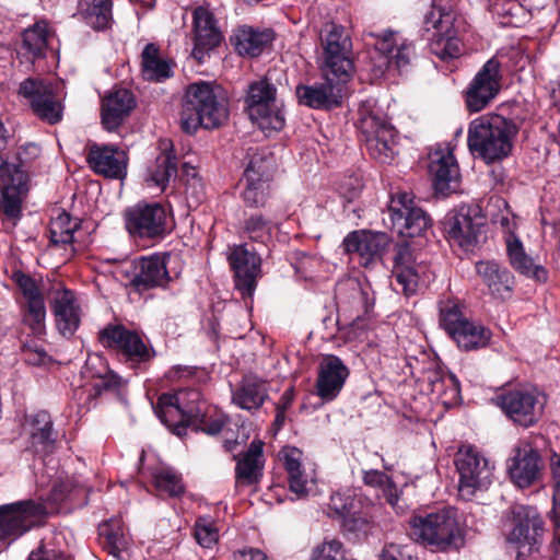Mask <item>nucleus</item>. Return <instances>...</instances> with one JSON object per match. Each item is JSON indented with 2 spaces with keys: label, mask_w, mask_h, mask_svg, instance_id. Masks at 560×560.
Segmentation results:
<instances>
[{
  "label": "nucleus",
  "mask_w": 560,
  "mask_h": 560,
  "mask_svg": "<svg viewBox=\"0 0 560 560\" xmlns=\"http://www.w3.org/2000/svg\"><path fill=\"white\" fill-rule=\"evenodd\" d=\"M51 310L59 332L63 336H72L80 324V307L74 293L68 289L57 290Z\"/></svg>",
  "instance_id": "72a5a7b5"
},
{
  "label": "nucleus",
  "mask_w": 560,
  "mask_h": 560,
  "mask_svg": "<svg viewBox=\"0 0 560 560\" xmlns=\"http://www.w3.org/2000/svg\"><path fill=\"white\" fill-rule=\"evenodd\" d=\"M271 30H255L250 26L238 27L231 37L235 49L240 55L256 57L272 42Z\"/></svg>",
  "instance_id": "4c0bfd02"
},
{
  "label": "nucleus",
  "mask_w": 560,
  "mask_h": 560,
  "mask_svg": "<svg viewBox=\"0 0 560 560\" xmlns=\"http://www.w3.org/2000/svg\"><path fill=\"white\" fill-rule=\"evenodd\" d=\"M126 228L133 236L160 237L167 230V213L159 203L137 205L126 213Z\"/></svg>",
  "instance_id": "aec40b11"
},
{
  "label": "nucleus",
  "mask_w": 560,
  "mask_h": 560,
  "mask_svg": "<svg viewBox=\"0 0 560 560\" xmlns=\"http://www.w3.org/2000/svg\"><path fill=\"white\" fill-rule=\"evenodd\" d=\"M513 528L508 535L511 542L521 547L528 546L533 550L538 545L542 534V520L536 508L515 504L511 509Z\"/></svg>",
  "instance_id": "b1692460"
},
{
  "label": "nucleus",
  "mask_w": 560,
  "mask_h": 560,
  "mask_svg": "<svg viewBox=\"0 0 560 560\" xmlns=\"http://www.w3.org/2000/svg\"><path fill=\"white\" fill-rule=\"evenodd\" d=\"M275 224L262 214L254 213L245 219L243 234L253 242L267 244L272 238Z\"/></svg>",
  "instance_id": "603ef678"
},
{
  "label": "nucleus",
  "mask_w": 560,
  "mask_h": 560,
  "mask_svg": "<svg viewBox=\"0 0 560 560\" xmlns=\"http://www.w3.org/2000/svg\"><path fill=\"white\" fill-rule=\"evenodd\" d=\"M51 36L48 24L38 21L22 33V51L32 59L43 58Z\"/></svg>",
  "instance_id": "79ce46f5"
},
{
  "label": "nucleus",
  "mask_w": 560,
  "mask_h": 560,
  "mask_svg": "<svg viewBox=\"0 0 560 560\" xmlns=\"http://www.w3.org/2000/svg\"><path fill=\"white\" fill-rule=\"evenodd\" d=\"M81 221L72 218L65 210H58L49 223L50 241L54 245H69L73 243V234L80 228Z\"/></svg>",
  "instance_id": "49530a36"
},
{
  "label": "nucleus",
  "mask_w": 560,
  "mask_h": 560,
  "mask_svg": "<svg viewBox=\"0 0 560 560\" xmlns=\"http://www.w3.org/2000/svg\"><path fill=\"white\" fill-rule=\"evenodd\" d=\"M508 255L512 267L522 275L533 277L538 281L547 279L546 270L534 262L533 258L525 253L518 240L508 243Z\"/></svg>",
  "instance_id": "de8ad7c7"
},
{
  "label": "nucleus",
  "mask_w": 560,
  "mask_h": 560,
  "mask_svg": "<svg viewBox=\"0 0 560 560\" xmlns=\"http://www.w3.org/2000/svg\"><path fill=\"white\" fill-rule=\"evenodd\" d=\"M380 560H402V555L396 545H389L382 551Z\"/></svg>",
  "instance_id": "338daca9"
},
{
  "label": "nucleus",
  "mask_w": 560,
  "mask_h": 560,
  "mask_svg": "<svg viewBox=\"0 0 560 560\" xmlns=\"http://www.w3.org/2000/svg\"><path fill=\"white\" fill-rule=\"evenodd\" d=\"M46 513V508L42 503L32 500L0 506V541L23 535Z\"/></svg>",
  "instance_id": "2eb2a0df"
},
{
  "label": "nucleus",
  "mask_w": 560,
  "mask_h": 560,
  "mask_svg": "<svg viewBox=\"0 0 560 560\" xmlns=\"http://www.w3.org/2000/svg\"><path fill=\"white\" fill-rule=\"evenodd\" d=\"M19 94L28 100L33 112L43 121L55 125L61 120L63 108L51 84L28 78L21 82Z\"/></svg>",
  "instance_id": "f3484780"
},
{
  "label": "nucleus",
  "mask_w": 560,
  "mask_h": 560,
  "mask_svg": "<svg viewBox=\"0 0 560 560\" xmlns=\"http://www.w3.org/2000/svg\"><path fill=\"white\" fill-rule=\"evenodd\" d=\"M430 173L438 192L448 195L457 190L459 168L452 151L446 148L431 154Z\"/></svg>",
  "instance_id": "c756f323"
},
{
  "label": "nucleus",
  "mask_w": 560,
  "mask_h": 560,
  "mask_svg": "<svg viewBox=\"0 0 560 560\" xmlns=\"http://www.w3.org/2000/svg\"><path fill=\"white\" fill-rule=\"evenodd\" d=\"M343 517V527L348 532L365 534L370 528V521L365 516L347 513Z\"/></svg>",
  "instance_id": "052dcab7"
},
{
  "label": "nucleus",
  "mask_w": 560,
  "mask_h": 560,
  "mask_svg": "<svg viewBox=\"0 0 560 560\" xmlns=\"http://www.w3.org/2000/svg\"><path fill=\"white\" fill-rule=\"evenodd\" d=\"M18 284L23 294L22 323L32 334L40 336L45 332L46 307L44 295L37 283L28 276L18 278Z\"/></svg>",
  "instance_id": "393cba45"
},
{
  "label": "nucleus",
  "mask_w": 560,
  "mask_h": 560,
  "mask_svg": "<svg viewBox=\"0 0 560 560\" xmlns=\"http://www.w3.org/2000/svg\"><path fill=\"white\" fill-rule=\"evenodd\" d=\"M57 537L43 539L39 546L34 549L27 560H71L62 550L57 548Z\"/></svg>",
  "instance_id": "4d7b16f0"
},
{
  "label": "nucleus",
  "mask_w": 560,
  "mask_h": 560,
  "mask_svg": "<svg viewBox=\"0 0 560 560\" xmlns=\"http://www.w3.org/2000/svg\"><path fill=\"white\" fill-rule=\"evenodd\" d=\"M483 225L466 213H456L448 220V238L465 250L472 249L480 243Z\"/></svg>",
  "instance_id": "f704fd0d"
},
{
  "label": "nucleus",
  "mask_w": 560,
  "mask_h": 560,
  "mask_svg": "<svg viewBox=\"0 0 560 560\" xmlns=\"http://www.w3.org/2000/svg\"><path fill=\"white\" fill-rule=\"evenodd\" d=\"M228 259L234 271L235 288L243 298H250L261 276L260 257L242 244L231 248Z\"/></svg>",
  "instance_id": "4be33fe9"
},
{
  "label": "nucleus",
  "mask_w": 560,
  "mask_h": 560,
  "mask_svg": "<svg viewBox=\"0 0 560 560\" xmlns=\"http://www.w3.org/2000/svg\"><path fill=\"white\" fill-rule=\"evenodd\" d=\"M161 144L163 151L158 155L154 165L149 168L147 182L150 186L164 190L177 175V160L170 141H163Z\"/></svg>",
  "instance_id": "ea45409f"
},
{
  "label": "nucleus",
  "mask_w": 560,
  "mask_h": 560,
  "mask_svg": "<svg viewBox=\"0 0 560 560\" xmlns=\"http://www.w3.org/2000/svg\"><path fill=\"white\" fill-rule=\"evenodd\" d=\"M363 481L366 486L380 489L386 502L393 508L398 502V492L393 480L384 472L378 470L363 471Z\"/></svg>",
  "instance_id": "5fc2aeb1"
},
{
  "label": "nucleus",
  "mask_w": 560,
  "mask_h": 560,
  "mask_svg": "<svg viewBox=\"0 0 560 560\" xmlns=\"http://www.w3.org/2000/svg\"><path fill=\"white\" fill-rule=\"evenodd\" d=\"M359 129L366 151L381 163H390L398 153V133L385 115L370 102L359 108Z\"/></svg>",
  "instance_id": "39448f33"
},
{
  "label": "nucleus",
  "mask_w": 560,
  "mask_h": 560,
  "mask_svg": "<svg viewBox=\"0 0 560 560\" xmlns=\"http://www.w3.org/2000/svg\"><path fill=\"white\" fill-rule=\"evenodd\" d=\"M281 460L288 474L290 490L303 498L308 492L310 477L302 465V452L295 447H285L280 453Z\"/></svg>",
  "instance_id": "58836bf2"
},
{
  "label": "nucleus",
  "mask_w": 560,
  "mask_h": 560,
  "mask_svg": "<svg viewBox=\"0 0 560 560\" xmlns=\"http://www.w3.org/2000/svg\"><path fill=\"white\" fill-rule=\"evenodd\" d=\"M475 270L492 298L504 300L511 296L514 277L505 267L495 260H479L475 264Z\"/></svg>",
  "instance_id": "2f4dec72"
},
{
  "label": "nucleus",
  "mask_w": 560,
  "mask_h": 560,
  "mask_svg": "<svg viewBox=\"0 0 560 560\" xmlns=\"http://www.w3.org/2000/svg\"><path fill=\"white\" fill-rule=\"evenodd\" d=\"M195 402V410H198L199 415L194 416L192 423L198 422L199 429L209 435L220 433L229 422V417L217 408L207 406L206 402L200 401V399Z\"/></svg>",
  "instance_id": "09e8293b"
},
{
  "label": "nucleus",
  "mask_w": 560,
  "mask_h": 560,
  "mask_svg": "<svg viewBox=\"0 0 560 560\" xmlns=\"http://www.w3.org/2000/svg\"><path fill=\"white\" fill-rule=\"evenodd\" d=\"M387 215L392 229L404 237L421 236L431 225L430 217L408 192L397 194L392 199Z\"/></svg>",
  "instance_id": "f8f14e48"
},
{
  "label": "nucleus",
  "mask_w": 560,
  "mask_h": 560,
  "mask_svg": "<svg viewBox=\"0 0 560 560\" xmlns=\"http://www.w3.org/2000/svg\"><path fill=\"white\" fill-rule=\"evenodd\" d=\"M194 48L191 56L202 62L206 55L219 46L222 34L217 26L213 13L205 8L198 7L192 12Z\"/></svg>",
  "instance_id": "a878e982"
},
{
  "label": "nucleus",
  "mask_w": 560,
  "mask_h": 560,
  "mask_svg": "<svg viewBox=\"0 0 560 560\" xmlns=\"http://www.w3.org/2000/svg\"><path fill=\"white\" fill-rule=\"evenodd\" d=\"M312 560H345L342 544L337 539L324 541L314 549Z\"/></svg>",
  "instance_id": "bf43d9fd"
},
{
  "label": "nucleus",
  "mask_w": 560,
  "mask_h": 560,
  "mask_svg": "<svg viewBox=\"0 0 560 560\" xmlns=\"http://www.w3.org/2000/svg\"><path fill=\"white\" fill-rule=\"evenodd\" d=\"M154 485L162 495L178 497L184 492L180 476L168 468L160 469L154 474Z\"/></svg>",
  "instance_id": "6e6d98bb"
},
{
  "label": "nucleus",
  "mask_w": 560,
  "mask_h": 560,
  "mask_svg": "<svg viewBox=\"0 0 560 560\" xmlns=\"http://www.w3.org/2000/svg\"><path fill=\"white\" fill-rule=\"evenodd\" d=\"M393 276L406 295L417 292L420 283L430 280L429 266L419 260L409 245H399L394 257Z\"/></svg>",
  "instance_id": "6ab92c4d"
},
{
  "label": "nucleus",
  "mask_w": 560,
  "mask_h": 560,
  "mask_svg": "<svg viewBox=\"0 0 560 560\" xmlns=\"http://www.w3.org/2000/svg\"><path fill=\"white\" fill-rule=\"evenodd\" d=\"M199 398L200 393L196 389L163 394L154 407L155 413L167 428L180 435L186 427L192 423L194 416L199 415V411L195 410V401Z\"/></svg>",
  "instance_id": "9b49d317"
},
{
  "label": "nucleus",
  "mask_w": 560,
  "mask_h": 560,
  "mask_svg": "<svg viewBox=\"0 0 560 560\" xmlns=\"http://www.w3.org/2000/svg\"><path fill=\"white\" fill-rule=\"evenodd\" d=\"M516 133L512 120L501 115H483L469 124L467 144L474 155L489 164L510 155Z\"/></svg>",
  "instance_id": "f257e3e1"
},
{
  "label": "nucleus",
  "mask_w": 560,
  "mask_h": 560,
  "mask_svg": "<svg viewBox=\"0 0 560 560\" xmlns=\"http://www.w3.org/2000/svg\"><path fill=\"white\" fill-rule=\"evenodd\" d=\"M491 331L478 322L467 318L450 337L458 348L470 351L485 348L491 339Z\"/></svg>",
  "instance_id": "a19ab883"
},
{
  "label": "nucleus",
  "mask_w": 560,
  "mask_h": 560,
  "mask_svg": "<svg viewBox=\"0 0 560 560\" xmlns=\"http://www.w3.org/2000/svg\"><path fill=\"white\" fill-rule=\"evenodd\" d=\"M544 463L538 451L527 442L518 443L508 459L506 469L512 482L521 488H529L540 481Z\"/></svg>",
  "instance_id": "dca6fc26"
},
{
  "label": "nucleus",
  "mask_w": 560,
  "mask_h": 560,
  "mask_svg": "<svg viewBox=\"0 0 560 560\" xmlns=\"http://www.w3.org/2000/svg\"><path fill=\"white\" fill-rule=\"evenodd\" d=\"M142 74L147 80L163 81L171 77V65L160 56L159 48L150 43L141 54Z\"/></svg>",
  "instance_id": "a18cd8bd"
},
{
  "label": "nucleus",
  "mask_w": 560,
  "mask_h": 560,
  "mask_svg": "<svg viewBox=\"0 0 560 560\" xmlns=\"http://www.w3.org/2000/svg\"><path fill=\"white\" fill-rule=\"evenodd\" d=\"M98 339L105 348L121 353L132 363H145L155 355L154 349L144 342L140 334L122 325H107L100 331Z\"/></svg>",
  "instance_id": "ddd939ff"
},
{
  "label": "nucleus",
  "mask_w": 560,
  "mask_h": 560,
  "mask_svg": "<svg viewBox=\"0 0 560 560\" xmlns=\"http://www.w3.org/2000/svg\"><path fill=\"white\" fill-rule=\"evenodd\" d=\"M136 105L132 93L126 89L110 91L102 98L101 119L107 131L116 130Z\"/></svg>",
  "instance_id": "7c9ffc66"
},
{
  "label": "nucleus",
  "mask_w": 560,
  "mask_h": 560,
  "mask_svg": "<svg viewBox=\"0 0 560 560\" xmlns=\"http://www.w3.org/2000/svg\"><path fill=\"white\" fill-rule=\"evenodd\" d=\"M38 153V145L31 143L25 145L11 160L0 159V180L2 183L0 211L13 223L21 217L22 199L28 189L26 164Z\"/></svg>",
  "instance_id": "20e7f679"
},
{
  "label": "nucleus",
  "mask_w": 560,
  "mask_h": 560,
  "mask_svg": "<svg viewBox=\"0 0 560 560\" xmlns=\"http://www.w3.org/2000/svg\"><path fill=\"white\" fill-rule=\"evenodd\" d=\"M467 318L458 301L445 299L439 302V323L448 336Z\"/></svg>",
  "instance_id": "864d4df0"
},
{
  "label": "nucleus",
  "mask_w": 560,
  "mask_h": 560,
  "mask_svg": "<svg viewBox=\"0 0 560 560\" xmlns=\"http://www.w3.org/2000/svg\"><path fill=\"white\" fill-rule=\"evenodd\" d=\"M430 385L431 392L441 399L444 406H454L460 400V386L455 375L434 373L430 378Z\"/></svg>",
  "instance_id": "8fccbe9b"
},
{
  "label": "nucleus",
  "mask_w": 560,
  "mask_h": 560,
  "mask_svg": "<svg viewBox=\"0 0 560 560\" xmlns=\"http://www.w3.org/2000/svg\"><path fill=\"white\" fill-rule=\"evenodd\" d=\"M226 118L228 108L210 83L188 86L180 110V126L186 133H195L200 127L218 128Z\"/></svg>",
  "instance_id": "7ed1b4c3"
},
{
  "label": "nucleus",
  "mask_w": 560,
  "mask_h": 560,
  "mask_svg": "<svg viewBox=\"0 0 560 560\" xmlns=\"http://www.w3.org/2000/svg\"><path fill=\"white\" fill-rule=\"evenodd\" d=\"M493 401L509 419L524 428L538 422L545 405L544 396L534 387L505 389Z\"/></svg>",
  "instance_id": "6e6552de"
},
{
  "label": "nucleus",
  "mask_w": 560,
  "mask_h": 560,
  "mask_svg": "<svg viewBox=\"0 0 560 560\" xmlns=\"http://www.w3.org/2000/svg\"><path fill=\"white\" fill-rule=\"evenodd\" d=\"M424 27L430 36V51L441 60L460 56L462 45L454 28V15L433 7L424 16Z\"/></svg>",
  "instance_id": "9d476101"
},
{
  "label": "nucleus",
  "mask_w": 560,
  "mask_h": 560,
  "mask_svg": "<svg viewBox=\"0 0 560 560\" xmlns=\"http://www.w3.org/2000/svg\"><path fill=\"white\" fill-rule=\"evenodd\" d=\"M264 443L254 440L247 451L237 459L235 478L237 486H252L257 483L264 468Z\"/></svg>",
  "instance_id": "c9c22d12"
},
{
  "label": "nucleus",
  "mask_w": 560,
  "mask_h": 560,
  "mask_svg": "<svg viewBox=\"0 0 560 560\" xmlns=\"http://www.w3.org/2000/svg\"><path fill=\"white\" fill-rule=\"evenodd\" d=\"M246 186L243 200L248 207H262L266 203L269 180L271 177V162L254 155L245 168Z\"/></svg>",
  "instance_id": "bb28decb"
},
{
  "label": "nucleus",
  "mask_w": 560,
  "mask_h": 560,
  "mask_svg": "<svg viewBox=\"0 0 560 560\" xmlns=\"http://www.w3.org/2000/svg\"><path fill=\"white\" fill-rule=\"evenodd\" d=\"M501 63L497 58L489 59L477 72L467 93L466 104L470 112L482 110L501 89Z\"/></svg>",
  "instance_id": "a211bd4d"
},
{
  "label": "nucleus",
  "mask_w": 560,
  "mask_h": 560,
  "mask_svg": "<svg viewBox=\"0 0 560 560\" xmlns=\"http://www.w3.org/2000/svg\"><path fill=\"white\" fill-rule=\"evenodd\" d=\"M320 42L324 49L323 74L327 78L341 75L342 79H349L352 69V43L343 26L332 22L325 24L320 32Z\"/></svg>",
  "instance_id": "1a4fd4ad"
},
{
  "label": "nucleus",
  "mask_w": 560,
  "mask_h": 560,
  "mask_svg": "<svg viewBox=\"0 0 560 560\" xmlns=\"http://www.w3.org/2000/svg\"><path fill=\"white\" fill-rule=\"evenodd\" d=\"M77 15L94 30H104L112 19V1L79 0Z\"/></svg>",
  "instance_id": "37998d69"
},
{
  "label": "nucleus",
  "mask_w": 560,
  "mask_h": 560,
  "mask_svg": "<svg viewBox=\"0 0 560 560\" xmlns=\"http://www.w3.org/2000/svg\"><path fill=\"white\" fill-rule=\"evenodd\" d=\"M323 79V82L296 88L300 104L314 109H331L341 105L345 84L349 79H342L341 75L327 78L324 74Z\"/></svg>",
  "instance_id": "412c9836"
},
{
  "label": "nucleus",
  "mask_w": 560,
  "mask_h": 560,
  "mask_svg": "<svg viewBox=\"0 0 560 560\" xmlns=\"http://www.w3.org/2000/svg\"><path fill=\"white\" fill-rule=\"evenodd\" d=\"M233 560H267V557L259 549L248 548L234 552Z\"/></svg>",
  "instance_id": "0e129e2a"
},
{
  "label": "nucleus",
  "mask_w": 560,
  "mask_h": 560,
  "mask_svg": "<svg viewBox=\"0 0 560 560\" xmlns=\"http://www.w3.org/2000/svg\"><path fill=\"white\" fill-rule=\"evenodd\" d=\"M553 478H555V487H553V506L550 512V517L553 521L556 526L560 525V467L553 468Z\"/></svg>",
  "instance_id": "680f3d73"
},
{
  "label": "nucleus",
  "mask_w": 560,
  "mask_h": 560,
  "mask_svg": "<svg viewBox=\"0 0 560 560\" xmlns=\"http://www.w3.org/2000/svg\"><path fill=\"white\" fill-rule=\"evenodd\" d=\"M330 505L338 514L342 516L349 513L350 510L349 504L343 502L341 493H335L331 495Z\"/></svg>",
  "instance_id": "69168bd1"
},
{
  "label": "nucleus",
  "mask_w": 560,
  "mask_h": 560,
  "mask_svg": "<svg viewBox=\"0 0 560 560\" xmlns=\"http://www.w3.org/2000/svg\"><path fill=\"white\" fill-rule=\"evenodd\" d=\"M268 397L266 383L255 375H246L232 390V402L244 410L259 409Z\"/></svg>",
  "instance_id": "e433bc0d"
},
{
  "label": "nucleus",
  "mask_w": 560,
  "mask_h": 560,
  "mask_svg": "<svg viewBox=\"0 0 560 560\" xmlns=\"http://www.w3.org/2000/svg\"><path fill=\"white\" fill-rule=\"evenodd\" d=\"M350 375L348 366L334 354H325L317 369L316 394L326 402L335 400Z\"/></svg>",
  "instance_id": "5701e85b"
},
{
  "label": "nucleus",
  "mask_w": 560,
  "mask_h": 560,
  "mask_svg": "<svg viewBox=\"0 0 560 560\" xmlns=\"http://www.w3.org/2000/svg\"><path fill=\"white\" fill-rule=\"evenodd\" d=\"M409 534L416 541L436 551L457 550L464 545L463 528L451 508L411 516Z\"/></svg>",
  "instance_id": "f03ea898"
},
{
  "label": "nucleus",
  "mask_w": 560,
  "mask_h": 560,
  "mask_svg": "<svg viewBox=\"0 0 560 560\" xmlns=\"http://www.w3.org/2000/svg\"><path fill=\"white\" fill-rule=\"evenodd\" d=\"M166 258L167 256L165 255L141 257L137 262V271L131 280V285L137 291H144L155 287L164 288L171 279L166 268Z\"/></svg>",
  "instance_id": "473e14b6"
},
{
  "label": "nucleus",
  "mask_w": 560,
  "mask_h": 560,
  "mask_svg": "<svg viewBox=\"0 0 560 560\" xmlns=\"http://www.w3.org/2000/svg\"><path fill=\"white\" fill-rule=\"evenodd\" d=\"M86 161L92 171L108 178L120 179L127 174V153L115 145H90Z\"/></svg>",
  "instance_id": "cd10ccee"
},
{
  "label": "nucleus",
  "mask_w": 560,
  "mask_h": 560,
  "mask_svg": "<svg viewBox=\"0 0 560 560\" xmlns=\"http://www.w3.org/2000/svg\"><path fill=\"white\" fill-rule=\"evenodd\" d=\"M30 434L33 444H39L48 448L55 442L52 421L47 411L40 410L31 415L27 419Z\"/></svg>",
  "instance_id": "3c124183"
},
{
  "label": "nucleus",
  "mask_w": 560,
  "mask_h": 560,
  "mask_svg": "<svg viewBox=\"0 0 560 560\" xmlns=\"http://www.w3.org/2000/svg\"><path fill=\"white\" fill-rule=\"evenodd\" d=\"M366 35L375 39L373 45L378 54L376 74H383L390 67L400 71L410 63L415 56L412 42L398 32L387 30L381 33L369 32Z\"/></svg>",
  "instance_id": "4468645a"
},
{
  "label": "nucleus",
  "mask_w": 560,
  "mask_h": 560,
  "mask_svg": "<svg viewBox=\"0 0 560 560\" xmlns=\"http://www.w3.org/2000/svg\"><path fill=\"white\" fill-rule=\"evenodd\" d=\"M195 538L203 548H212L217 544L219 535L211 520L200 517L196 522Z\"/></svg>",
  "instance_id": "13d9d810"
},
{
  "label": "nucleus",
  "mask_w": 560,
  "mask_h": 560,
  "mask_svg": "<svg viewBox=\"0 0 560 560\" xmlns=\"http://www.w3.org/2000/svg\"><path fill=\"white\" fill-rule=\"evenodd\" d=\"M346 292H350L351 296L355 300L360 299L362 294L359 282L353 279H348L338 283L336 289L337 299L342 301Z\"/></svg>",
  "instance_id": "e2e57ef3"
},
{
  "label": "nucleus",
  "mask_w": 560,
  "mask_h": 560,
  "mask_svg": "<svg viewBox=\"0 0 560 560\" xmlns=\"http://www.w3.org/2000/svg\"><path fill=\"white\" fill-rule=\"evenodd\" d=\"M459 475L458 495L472 500L479 492L487 491L494 479V465L475 446L462 445L454 459Z\"/></svg>",
  "instance_id": "423d86ee"
},
{
  "label": "nucleus",
  "mask_w": 560,
  "mask_h": 560,
  "mask_svg": "<svg viewBox=\"0 0 560 560\" xmlns=\"http://www.w3.org/2000/svg\"><path fill=\"white\" fill-rule=\"evenodd\" d=\"M245 108L250 120L262 130H280L284 126L282 104L277 89L268 75L252 82L245 97Z\"/></svg>",
  "instance_id": "0eeeda50"
},
{
  "label": "nucleus",
  "mask_w": 560,
  "mask_h": 560,
  "mask_svg": "<svg viewBox=\"0 0 560 560\" xmlns=\"http://www.w3.org/2000/svg\"><path fill=\"white\" fill-rule=\"evenodd\" d=\"M388 245L389 237L386 233L364 230L351 232L343 241L345 250L358 254L364 266L380 259Z\"/></svg>",
  "instance_id": "c85d7f7f"
},
{
  "label": "nucleus",
  "mask_w": 560,
  "mask_h": 560,
  "mask_svg": "<svg viewBox=\"0 0 560 560\" xmlns=\"http://www.w3.org/2000/svg\"><path fill=\"white\" fill-rule=\"evenodd\" d=\"M9 138H10V132L4 127L3 122L0 120V152L7 147ZM0 159H3V158L0 155Z\"/></svg>",
  "instance_id": "774afa93"
},
{
  "label": "nucleus",
  "mask_w": 560,
  "mask_h": 560,
  "mask_svg": "<svg viewBox=\"0 0 560 560\" xmlns=\"http://www.w3.org/2000/svg\"><path fill=\"white\" fill-rule=\"evenodd\" d=\"M100 537L103 548L116 559L122 558L129 540L120 520H110L100 526Z\"/></svg>",
  "instance_id": "c03bdc74"
}]
</instances>
